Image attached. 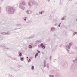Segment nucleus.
<instances>
[{"mask_svg": "<svg viewBox=\"0 0 77 77\" xmlns=\"http://www.w3.org/2000/svg\"><path fill=\"white\" fill-rule=\"evenodd\" d=\"M74 63L71 66V71L73 72H76L77 68V56L75 60H73Z\"/></svg>", "mask_w": 77, "mask_h": 77, "instance_id": "1", "label": "nucleus"}, {"mask_svg": "<svg viewBox=\"0 0 77 77\" xmlns=\"http://www.w3.org/2000/svg\"><path fill=\"white\" fill-rule=\"evenodd\" d=\"M15 11V9L12 7L8 6L6 7L7 12L8 14H13Z\"/></svg>", "mask_w": 77, "mask_h": 77, "instance_id": "2", "label": "nucleus"}, {"mask_svg": "<svg viewBox=\"0 0 77 77\" xmlns=\"http://www.w3.org/2000/svg\"><path fill=\"white\" fill-rule=\"evenodd\" d=\"M28 5L29 6H32L33 5H36V2L33 0H31L29 2Z\"/></svg>", "mask_w": 77, "mask_h": 77, "instance_id": "3", "label": "nucleus"}, {"mask_svg": "<svg viewBox=\"0 0 77 77\" xmlns=\"http://www.w3.org/2000/svg\"><path fill=\"white\" fill-rule=\"evenodd\" d=\"M73 43H70L68 45L65 46V47L66 48V49L67 50L68 53H69V49H70V47L71 46V45H72Z\"/></svg>", "mask_w": 77, "mask_h": 77, "instance_id": "4", "label": "nucleus"}, {"mask_svg": "<svg viewBox=\"0 0 77 77\" xmlns=\"http://www.w3.org/2000/svg\"><path fill=\"white\" fill-rule=\"evenodd\" d=\"M5 45L4 44H1L0 45V47H3L4 50L5 51H7V50H10V49L5 47Z\"/></svg>", "mask_w": 77, "mask_h": 77, "instance_id": "5", "label": "nucleus"}, {"mask_svg": "<svg viewBox=\"0 0 77 77\" xmlns=\"http://www.w3.org/2000/svg\"><path fill=\"white\" fill-rule=\"evenodd\" d=\"M19 7L20 8V9H22V10H24L25 9L24 6V5H23L22 3H20Z\"/></svg>", "mask_w": 77, "mask_h": 77, "instance_id": "6", "label": "nucleus"}, {"mask_svg": "<svg viewBox=\"0 0 77 77\" xmlns=\"http://www.w3.org/2000/svg\"><path fill=\"white\" fill-rule=\"evenodd\" d=\"M62 66L63 68H67L68 66V64L66 62H63L62 64Z\"/></svg>", "mask_w": 77, "mask_h": 77, "instance_id": "7", "label": "nucleus"}, {"mask_svg": "<svg viewBox=\"0 0 77 77\" xmlns=\"http://www.w3.org/2000/svg\"><path fill=\"white\" fill-rule=\"evenodd\" d=\"M26 13L28 14H32V11H31L27 10L26 11Z\"/></svg>", "mask_w": 77, "mask_h": 77, "instance_id": "8", "label": "nucleus"}, {"mask_svg": "<svg viewBox=\"0 0 77 77\" xmlns=\"http://www.w3.org/2000/svg\"><path fill=\"white\" fill-rule=\"evenodd\" d=\"M63 0H61L60 3V5H63Z\"/></svg>", "mask_w": 77, "mask_h": 77, "instance_id": "9", "label": "nucleus"}, {"mask_svg": "<svg viewBox=\"0 0 77 77\" xmlns=\"http://www.w3.org/2000/svg\"><path fill=\"white\" fill-rule=\"evenodd\" d=\"M38 42H39V43H41V41L37 40L36 41V43H35V44H36L35 45L36 47L37 46L36 44H37V43H38Z\"/></svg>", "mask_w": 77, "mask_h": 77, "instance_id": "10", "label": "nucleus"}, {"mask_svg": "<svg viewBox=\"0 0 77 77\" xmlns=\"http://www.w3.org/2000/svg\"><path fill=\"white\" fill-rule=\"evenodd\" d=\"M55 30V28L54 27H52L51 29V31H54Z\"/></svg>", "mask_w": 77, "mask_h": 77, "instance_id": "11", "label": "nucleus"}, {"mask_svg": "<svg viewBox=\"0 0 77 77\" xmlns=\"http://www.w3.org/2000/svg\"><path fill=\"white\" fill-rule=\"evenodd\" d=\"M46 61L45 60L44 61V67H46Z\"/></svg>", "mask_w": 77, "mask_h": 77, "instance_id": "12", "label": "nucleus"}, {"mask_svg": "<svg viewBox=\"0 0 77 77\" xmlns=\"http://www.w3.org/2000/svg\"><path fill=\"white\" fill-rule=\"evenodd\" d=\"M22 4L23 5V6H24L25 5H26V3H25V2L24 1H23L22 2Z\"/></svg>", "mask_w": 77, "mask_h": 77, "instance_id": "13", "label": "nucleus"}, {"mask_svg": "<svg viewBox=\"0 0 77 77\" xmlns=\"http://www.w3.org/2000/svg\"><path fill=\"white\" fill-rule=\"evenodd\" d=\"M38 56V53H37L35 56V58H36V57H37Z\"/></svg>", "mask_w": 77, "mask_h": 77, "instance_id": "14", "label": "nucleus"}, {"mask_svg": "<svg viewBox=\"0 0 77 77\" xmlns=\"http://www.w3.org/2000/svg\"><path fill=\"white\" fill-rule=\"evenodd\" d=\"M44 11H42L39 12V14H42L44 13Z\"/></svg>", "mask_w": 77, "mask_h": 77, "instance_id": "15", "label": "nucleus"}, {"mask_svg": "<svg viewBox=\"0 0 77 77\" xmlns=\"http://www.w3.org/2000/svg\"><path fill=\"white\" fill-rule=\"evenodd\" d=\"M28 47L29 48H32V46L31 45H29Z\"/></svg>", "mask_w": 77, "mask_h": 77, "instance_id": "16", "label": "nucleus"}, {"mask_svg": "<svg viewBox=\"0 0 77 77\" xmlns=\"http://www.w3.org/2000/svg\"><path fill=\"white\" fill-rule=\"evenodd\" d=\"M16 26L18 27H20V26H21V25H20V24H17Z\"/></svg>", "mask_w": 77, "mask_h": 77, "instance_id": "17", "label": "nucleus"}, {"mask_svg": "<svg viewBox=\"0 0 77 77\" xmlns=\"http://www.w3.org/2000/svg\"><path fill=\"white\" fill-rule=\"evenodd\" d=\"M19 56L20 57H21V56H22V53L19 52Z\"/></svg>", "mask_w": 77, "mask_h": 77, "instance_id": "18", "label": "nucleus"}, {"mask_svg": "<svg viewBox=\"0 0 77 77\" xmlns=\"http://www.w3.org/2000/svg\"><path fill=\"white\" fill-rule=\"evenodd\" d=\"M46 66L48 69V68H49V64H48V63L46 65Z\"/></svg>", "mask_w": 77, "mask_h": 77, "instance_id": "19", "label": "nucleus"}, {"mask_svg": "<svg viewBox=\"0 0 77 77\" xmlns=\"http://www.w3.org/2000/svg\"><path fill=\"white\" fill-rule=\"evenodd\" d=\"M20 60L21 61H24V58H23V57L21 58H20Z\"/></svg>", "mask_w": 77, "mask_h": 77, "instance_id": "20", "label": "nucleus"}, {"mask_svg": "<svg viewBox=\"0 0 77 77\" xmlns=\"http://www.w3.org/2000/svg\"><path fill=\"white\" fill-rule=\"evenodd\" d=\"M18 68H21V67H22V66L21 65H18Z\"/></svg>", "mask_w": 77, "mask_h": 77, "instance_id": "21", "label": "nucleus"}, {"mask_svg": "<svg viewBox=\"0 0 77 77\" xmlns=\"http://www.w3.org/2000/svg\"><path fill=\"white\" fill-rule=\"evenodd\" d=\"M31 69L32 70H33L34 69V66H32L31 67Z\"/></svg>", "mask_w": 77, "mask_h": 77, "instance_id": "22", "label": "nucleus"}, {"mask_svg": "<svg viewBox=\"0 0 77 77\" xmlns=\"http://www.w3.org/2000/svg\"><path fill=\"white\" fill-rule=\"evenodd\" d=\"M44 45V44H43V43H42L40 44V46L41 47H42V46H43Z\"/></svg>", "mask_w": 77, "mask_h": 77, "instance_id": "23", "label": "nucleus"}, {"mask_svg": "<svg viewBox=\"0 0 77 77\" xmlns=\"http://www.w3.org/2000/svg\"><path fill=\"white\" fill-rule=\"evenodd\" d=\"M42 48L43 49H45V47L44 45H43V46H42Z\"/></svg>", "mask_w": 77, "mask_h": 77, "instance_id": "24", "label": "nucleus"}, {"mask_svg": "<svg viewBox=\"0 0 77 77\" xmlns=\"http://www.w3.org/2000/svg\"><path fill=\"white\" fill-rule=\"evenodd\" d=\"M1 34H2V35H6V33H5V32H2V33H1Z\"/></svg>", "mask_w": 77, "mask_h": 77, "instance_id": "25", "label": "nucleus"}, {"mask_svg": "<svg viewBox=\"0 0 77 77\" xmlns=\"http://www.w3.org/2000/svg\"><path fill=\"white\" fill-rule=\"evenodd\" d=\"M6 35H10V32L6 33Z\"/></svg>", "mask_w": 77, "mask_h": 77, "instance_id": "26", "label": "nucleus"}, {"mask_svg": "<svg viewBox=\"0 0 77 77\" xmlns=\"http://www.w3.org/2000/svg\"><path fill=\"white\" fill-rule=\"evenodd\" d=\"M74 35H77V32H74L73 34Z\"/></svg>", "mask_w": 77, "mask_h": 77, "instance_id": "27", "label": "nucleus"}, {"mask_svg": "<svg viewBox=\"0 0 77 77\" xmlns=\"http://www.w3.org/2000/svg\"><path fill=\"white\" fill-rule=\"evenodd\" d=\"M61 20H62L63 21V20H65V18H64V17H63L61 18Z\"/></svg>", "mask_w": 77, "mask_h": 77, "instance_id": "28", "label": "nucleus"}, {"mask_svg": "<svg viewBox=\"0 0 77 77\" xmlns=\"http://www.w3.org/2000/svg\"><path fill=\"white\" fill-rule=\"evenodd\" d=\"M30 61H31V59H29V60H28V62L29 63Z\"/></svg>", "mask_w": 77, "mask_h": 77, "instance_id": "29", "label": "nucleus"}, {"mask_svg": "<svg viewBox=\"0 0 77 77\" xmlns=\"http://www.w3.org/2000/svg\"><path fill=\"white\" fill-rule=\"evenodd\" d=\"M31 36H32V37H29V39H31V38H34V36H35L33 35Z\"/></svg>", "mask_w": 77, "mask_h": 77, "instance_id": "30", "label": "nucleus"}, {"mask_svg": "<svg viewBox=\"0 0 77 77\" xmlns=\"http://www.w3.org/2000/svg\"><path fill=\"white\" fill-rule=\"evenodd\" d=\"M49 77H54V75H50Z\"/></svg>", "mask_w": 77, "mask_h": 77, "instance_id": "31", "label": "nucleus"}, {"mask_svg": "<svg viewBox=\"0 0 77 77\" xmlns=\"http://www.w3.org/2000/svg\"><path fill=\"white\" fill-rule=\"evenodd\" d=\"M37 51L38 53H40V51L39 50H37Z\"/></svg>", "mask_w": 77, "mask_h": 77, "instance_id": "32", "label": "nucleus"}, {"mask_svg": "<svg viewBox=\"0 0 77 77\" xmlns=\"http://www.w3.org/2000/svg\"><path fill=\"white\" fill-rule=\"evenodd\" d=\"M27 17H24V21H26V18H27Z\"/></svg>", "mask_w": 77, "mask_h": 77, "instance_id": "33", "label": "nucleus"}, {"mask_svg": "<svg viewBox=\"0 0 77 77\" xmlns=\"http://www.w3.org/2000/svg\"><path fill=\"white\" fill-rule=\"evenodd\" d=\"M52 57V56H50V57H49V59L50 60H51V58Z\"/></svg>", "mask_w": 77, "mask_h": 77, "instance_id": "34", "label": "nucleus"}, {"mask_svg": "<svg viewBox=\"0 0 77 77\" xmlns=\"http://www.w3.org/2000/svg\"><path fill=\"white\" fill-rule=\"evenodd\" d=\"M70 54H74V53H73V52H71V53H70Z\"/></svg>", "mask_w": 77, "mask_h": 77, "instance_id": "35", "label": "nucleus"}, {"mask_svg": "<svg viewBox=\"0 0 77 77\" xmlns=\"http://www.w3.org/2000/svg\"><path fill=\"white\" fill-rule=\"evenodd\" d=\"M9 77H12V75H9Z\"/></svg>", "mask_w": 77, "mask_h": 77, "instance_id": "36", "label": "nucleus"}, {"mask_svg": "<svg viewBox=\"0 0 77 77\" xmlns=\"http://www.w3.org/2000/svg\"><path fill=\"white\" fill-rule=\"evenodd\" d=\"M57 76H59V74L57 73Z\"/></svg>", "mask_w": 77, "mask_h": 77, "instance_id": "37", "label": "nucleus"}, {"mask_svg": "<svg viewBox=\"0 0 77 77\" xmlns=\"http://www.w3.org/2000/svg\"><path fill=\"white\" fill-rule=\"evenodd\" d=\"M58 26L59 27H60V25L59 24Z\"/></svg>", "mask_w": 77, "mask_h": 77, "instance_id": "38", "label": "nucleus"}, {"mask_svg": "<svg viewBox=\"0 0 77 77\" xmlns=\"http://www.w3.org/2000/svg\"><path fill=\"white\" fill-rule=\"evenodd\" d=\"M26 58H27V60H28L29 59V57H27Z\"/></svg>", "mask_w": 77, "mask_h": 77, "instance_id": "39", "label": "nucleus"}, {"mask_svg": "<svg viewBox=\"0 0 77 77\" xmlns=\"http://www.w3.org/2000/svg\"><path fill=\"white\" fill-rule=\"evenodd\" d=\"M8 57H10V58H12V57L11 56H8Z\"/></svg>", "mask_w": 77, "mask_h": 77, "instance_id": "40", "label": "nucleus"}, {"mask_svg": "<svg viewBox=\"0 0 77 77\" xmlns=\"http://www.w3.org/2000/svg\"><path fill=\"white\" fill-rule=\"evenodd\" d=\"M62 44H61V45H60V47H62Z\"/></svg>", "mask_w": 77, "mask_h": 77, "instance_id": "41", "label": "nucleus"}, {"mask_svg": "<svg viewBox=\"0 0 77 77\" xmlns=\"http://www.w3.org/2000/svg\"><path fill=\"white\" fill-rule=\"evenodd\" d=\"M48 2H50V0H47Z\"/></svg>", "mask_w": 77, "mask_h": 77, "instance_id": "42", "label": "nucleus"}, {"mask_svg": "<svg viewBox=\"0 0 77 77\" xmlns=\"http://www.w3.org/2000/svg\"><path fill=\"white\" fill-rule=\"evenodd\" d=\"M55 26H57V23H56L54 24Z\"/></svg>", "mask_w": 77, "mask_h": 77, "instance_id": "43", "label": "nucleus"}, {"mask_svg": "<svg viewBox=\"0 0 77 77\" xmlns=\"http://www.w3.org/2000/svg\"><path fill=\"white\" fill-rule=\"evenodd\" d=\"M1 12V7H0V13Z\"/></svg>", "mask_w": 77, "mask_h": 77, "instance_id": "44", "label": "nucleus"}, {"mask_svg": "<svg viewBox=\"0 0 77 77\" xmlns=\"http://www.w3.org/2000/svg\"><path fill=\"white\" fill-rule=\"evenodd\" d=\"M72 0H68V1H70V2H71Z\"/></svg>", "mask_w": 77, "mask_h": 77, "instance_id": "45", "label": "nucleus"}, {"mask_svg": "<svg viewBox=\"0 0 77 77\" xmlns=\"http://www.w3.org/2000/svg\"><path fill=\"white\" fill-rule=\"evenodd\" d=\"M32 58H33V57H30V59H32Z\"/></svg>", "mask_w": 77, "mask_h": 77, "instance_id": "46", "label": "nucleus"}, {"mask_svg": "<svg viewBox=\"0 0 77 77\" xmlns=\"http://www.w3.org/2000/svg\"><path fill=\"white\" fill-rule=\"evenodd\" d=\"M59 24H60H60H61V23H60Z\"/></svg>", "mask_w": 77, "mask_h": 77, "instance_id": "47", "label": "nucleus"}, {"mask_svg": "<svg viewBox=\"0 0 77 77\" xmlns=\"http://www.w3.org/2000/svg\"><path fill=\"white\" fill-rule=\"evenodd\" d=\"M20 29V28H17V29Z\"/></svg>", "mask_w": 77, "mask_h": 77, "instance_id": "48", "label": "nucleus"}, {"mask_svg": "<svg viewBox=\"0 0 77 77\" xmlns=\"http://www.w3.org/2000/svg\"><path fill=\"white\" fill-rule=\"evenodd\" d=\"M76 49H77V47L76 48Z\"/></svg>", "mask_w": 77, "mask_h": 77, "instance_id": "49", "label": "nucleus"}, {"mask_svg": "<svg viewBox=\"0 0 77 77\" xmlns=\"http://www.w3.org/2000/svg\"><path fill=\"white\" fill-rule=\"evenodd\" d=\"M76 21H77V19H76Z\"/></svg>", "mask_w": 77, "mask_h": 77, "instance_id": "50", "label": "nucleus"}, {"mask_svg": "<svg viewBox=\"0 0 77 77\" xmlns=\"http://www.w3.org/2000/svg\"><path fill=\"white\" fill-rule=\"evenodd\" d=\"M37 15H38V14H37Z\"/></svg>", "mask_w": 77, "mask_h": 77, "instance_id": "51", "label": "nucleus"}, {"mask_svg": "<svg viewBox=\"0 0 77 77\" xmlns=\"http://www.w3.org/2000/svg\"><path fill=\"white\" fill-rule=\"evenodd\" d=\"M1 41V40H0V41Z\"/></svg>", "mask_w": 77, "mask_h": 77, "instance_id": "52", "label": "nucleus"}]
</instances>
